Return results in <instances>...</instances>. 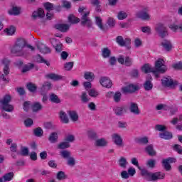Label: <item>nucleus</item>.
Here are the masks:
<instances>
[{
  "mask_svg": "<svg viewBox=\"0 0 182 182\" xmlns=\"http://www.w3.org/2000/svg\"><path fill=\"white\" fill-rule=\"evenodd\" d=\"M26 47V41L23 38L17 39L14 45L10 48V52L15 56H23L25 55V48Z\"/></svg>",
  "mask_w": 182,
  "mask_h": 182,
  "instance_id": "nucleus-1",
  "label": "nucleus"
},
{
  "mask_svg": "<svg viewBox=\"0 0 182 182\" xmlns=\"http://www.w3.org/2000/svg\"><path fill=\"white\" fill-rule=\"evenodd\" d=\"M141 174L146 181H157V180H163L166 177V174L163 172L152 173L146 169L141 170Z\"/></svg>",
  "mask_w": 182,
  "mask_h": 182,
  "instance_id": "nucleus-2",
  "label": "nucleus"
},
{
  "mask_svg": "<svg viewBox=\"0 0 182 182\" xmlns=\"http://www.w3.org/2000/svg\"><path fill=\"white\" fill-rule=\"evenodd\" d=\"M78 11L80 14H82L81 23L84 25V26L90 28L92 25V20L89 18L90 11L85 7H80Z\"/></svg>",
  "mask_w": 182,
  "mask_h": 182,
  "instance_id": "nucleus-3",
  "label": "nucleus"
},
{
  "mask_svg": "<svg viewBox=\"0 0 182 182\" xmlns=\"http://www.w3.org/2000/svg\"><path fill=\"white\" fill-rule=\"evenodd\" d=\"M12 100V97L10 95H4L1 101V107L4 112H8L9 113H11V112H14V105H10Z\"/></svg>",
  "mask_w": 182,
  "mask_h": 182,
  "instance_id": "nucleus-4",
  "label": "nucleus"
},
{
  "mask_svg": "<svg viewBox=\"0 0 182 182\" xmlns=\"http://www.w3.org/2000/svg\"><path fill=\"white\" fill-rule=\"evenodd\" d=\"M154 70L157 72L156 77H160V73H166L167 72V65H166V60L163 58H158L155 61Z\"/></svg>",
  "mask_w": 182,
  "mask_h": 182,
  "instance_id": "nucleus-5",
  "label": "nucleus"
},
{
  "mask_svg": "<svg viewBox=\"0 0 182 182\" xmlns=\"http://www.w3.org/2000/svg\"><path fill=\"white\" fill-rule=\"evenodd\" d=\"M1 63L4 66V74H2V72L0 71V79L4 82H6L7 80L6 77L5 76H8V74L9 73V63H11V61L8 58H3L1 60Z\"/></svg>",
  "mask_w": 182,
  "mask_h": 182,
  "instance_id": "nucleus-6",
  "label": "nucleus"
},
{
  "mask_svg": "<svg viewBox=\"0 0 182 182\" xmlns=\"http://www.w3.org/2000/svg\"><path fill=\"white\" fill-rule=\"evenodd\" d=\"M161 82L164 87H169L170 89H174V87L178 85V82L173 80V78L168 75L164 77L161 80Z\"/></svg>",
  "mask_w": 182,
  "mask_h": 182,
  "instance_id": "nucleus-7",
  "label": "nucleus"
},
{
  "mask_svg": "<svg viewBox=\"0 0 182 182\" xmlns=\"http://www.w3.org/2000/svg\"><path fill=\"white\" fill-rule=\"evenodd\" d=\"M136 90H140L139 84L128 83L122 88V93H134Z\"/></svg>",
  "mask_w": 182,
  "mask_h": 182,
  "instance_id": "nucleus-8",
  "label": "nucleus"
},
{
  "mask_svg": "<svg viewBox=\"0 0 182 182\" xmlns=\"http://www.w3.org/2000/svg\"><path fill=\"white\" fill-rule=\"evenodd\" d=\"M111 137L114 144L118 147L124 146V143H123V138H122V136L119 134L114 133L112 134Z\"/></svg>",
  "mask_w": 182,
  "mask_h": 182,
  "instance_id": "nucleus-9",
  "label": "nucleus"
},
{
  "mask_svg": "<svg viewBox=\"0 0 182 182\" xmlns=\"http://www.w3.org/2000/svg\"><path fill=\"white\" fill-rule=\"evenodd\" d=\"M155 29L161 38H164V36H167L168 35V33L167 32V28H166V26H164V23H158L156 26Z\"/></svg>",
  "mask_w": 182,
  "mask_h": 182,
  "instance_id": "nucleus-10",
  "label": "nucleus"
},
{
  "mask_svg": "<svg viewBox=\"0 0 182 182\" xmlns=\"http://www.w3.org/2000/svg\"><path fill=\"white\" fill-rule=\"evenodd\" d=\"M141 72L144 73H153L154 76L156 77L157 76V71L154 70V68L151 66L150 64H144L141 68Z\"/></svg>",
  "mask_w": 182,
  "mask_h": 182,
  "instance_id": "nucleus-11",
  "label": "nucleus"
},
{
  "mask_svg": "<svg viewBox=\"0 0 182 182\" xmlns=\"http://www.w3.org/2000/svg\"><path fill=\"white\" fill-rule=\"evenodd\" d=\"M117 61L121 65H125V66H132L133 65V60L129 57L124 58V55H119L117 58Z\"/></svg>",
  "mask_w": 182,
  "mask_h": 182,
  "instance_id": "nucleus-12",
  "label": "nucleus"
},
{
  "mask_svg": "<svg viewBox=\"0 0 182 182\" xmlns=\"http://www.w3.org/2000/svg\"><path fill=\"white\" fill-rule=\"evenodd\" d=\"M100 83L102 87H106L107 89H110L113 86V83L110 78L107 77H101L100 79Z\"/></svg>",
  "mask_w": 182,
  "mask_h": 182,
  "instance_id": "nucleus-13",
  "label": "nucleus"
},
{
  "mask_svg": "<svg viewBox=\"0 0 182 182\" xmlns=\"http://www.w3.org/2000/svg\"><path fill=\"white\" fill-rule=\"evenodd\" d=\"M162 163L165 170H166V171H170V170H171V166H170V164L176 163V159L168 158L167 159H164Z\"/></svg>",
  "mask_w": 182,
  "mask_h": 182,
  "instance_id": "nucleus-14",
  "label": "nucleus"
},
{
  "mask_svg": "<svg viewBox=\"0 0 182 182\" xmlns=\"http://www.w3.org/2000/svg\"><path fill=\"white\" fill-rule=\"evenodd\" d=\"M151 80H153V78L151 76H149L143 85L144 89L146 92H150L153 89V82H151Z\"/></svg>",
  "mask_w": 182,
  "mask_h": 182,
  "instance_id": "nucleus-15",
  "label": "nucleus"
},
{
  "mask_svg": "<svg viewBox=\"0 0 182 182\" xmlns=\"http://www.w3.org/2000/svg\"><path fill=\"white\" fill-rule=\"evenodd\" d=\"M55 29L60 32L66 33L69 31L70 25L66 23H58L55 26Z\"/></svg>",
  "mask_w": 182,
  "mask_h": 182,
  "instance_id": "nucleus-16",
  "label": "nucleus"
},
{
  "mask_svg": "<svg viewBox=\"0 0 182 182\" xmlns=\"http://www.w3.org/2000/svg\"><path fill=\"white\" fill-rule=\"evenodd\" d=\"M129 112L133 114L139 115L140 114V109H139V105L136 103L131 102L129 104Z\"/></svg>",
  "mask_w": 182,
  "mask_h": 182,
  "instance_id": "nucleus-17",
  "label": "nucleus"
},
{
  "mask_svg": "<svg viewBox=\"0 0 182 182\" xmlns=\"http://www.w3.org/2000/svg\"><path fill=\"white\" fill-rule=\"evenodd\" d=\"M161 46L166 52H170V50L173 49V44H171V41L168 40H163L161 43Z\"/></svg>",
  "mask_w": 182,
  "mask_h": 182,
  "instance_id": "nucleus-18",
  "label": "nucleus"
},
{
  "mask_svg": "<svg viewBox=\"0 0 182 182\" xmlns=\"http://www.w3.org/2000/svg\"><path fill=\"white\" fill-rule=\"evenodd\" d=\"M51 44L53 45V48L55 49V52L57 53H60L62 50H63L62 43H58L56 39L55 38H51L50 39Z\"/></svg>",
  "mask_w": 182,
  "mask_h": 182,
  "instance_id": "nucleus-19",
  "label": "nucleus"
},
{
  "mask_svg": "<svg viewBox=\"0 0 182 182\" xmlns=\"http://www.w3.org/2000/svg\"><path fill=\"white\" fill-rule=\"evenodd\" d=\"M136 18H139L140 19H143L144 21H150V16L145 11H140L136 12Z\"/></svg>",
  "mask_w": 182,
  "mask_h": 182,
  "instance_id": "nucleus-20",
  "label": "nucleus"
},
{
  "mask_svg": "<svg viewBox=\"0 0 182 182\" xmlns=\"http://www.w3.org/2000/svg\"><path fill=\"white\" fill-rule=\"evenodd\" d=\"M70 119H71L72 122H77L79 120V114L75 110H68L67 112Z\"/></svg>",
  "mask_w": 182,
  "mask_h": 182,
  "instance_id": "nucleus-21",
  "label": "nucleus"
},
{
  "mask_svg": "<svg viewBox=\"0 0 182 182\" xmlns=\"http://www.w3.org/2000/svg\"><path fill=\"white\" fill-rule=\"evenodd\" d=\"M37 48L41 53H50V48L46 47V46L42 43H38Z\"/></svg>",
  "mask_w": 182,
  "mask_h": 182,
  "instance_id": "nucleus-22",
  "label": "nucleus"
},
{
  "mask_svg": "<svg viewBox=\"0 0 182 182\" xmlns=\"http://www.w3.org/2000/svg\"><path fill=\"white\" fill-rule=\"evenodd\" d=\"M108 143L107 139L101 138L95 141V146H97L98 147H105V146H107Z\"/></svg>",
  "mask_w": 182,
  "mask_h": 182,
  "instance_id": "nucleus-23",
  "label": "nucleus"
},
{
  "mask_svg": "<svg viewBox=\"0 0 182 182\" xmlns=\"http://www.w3.org/2000/svg\"><path fill=\"white\" fill-rule=\"evenodd\" d=\"M59 117L62 123H69V118L68 117V114H66V112H65L64 111H60L59 112Z\"/></svg>",
  "mask_w": 182,
  "mask_h": 182,
  "instance_id": "nucleus-24",
  "label": "nucleus"
},
{
  "mask_svg": "<svg viewBox=\"0 0 182 182\" xmlns=\"http://www.w3.org/2000/svg\"><path fill=\"white\" fill-rule=\"evenodd\" d=\"M21 12V7H18V6H14L9 10V14L14 15L15 16H16V15H19Z\"/></svg>",
  "mask_w": 182,
  "mask_h": 182,
  "instance_id": "nucleus-25",
  "label": "nucleus"
},
{
  "mask_svg": "<svg viewBox=\"0 0 182 182\" xmlns=\"http://www.w3.org/2000/svg\"><path fill=\"white\" fill-rule=\"evenodd\" d=\"M114 112L116 116H122L124 113H126V108L124 107H115Z\"/></svg>",
  "mask_w": 182,
  "mask_h": 182,
  "instance_id": "nucleus-26",
  "label": "nucleus"
},
{
  "mask_svg": "<svg viewBox=\"0 0 182 182\" xmlns=\"http://www.w3.org/2000/svg\"><path fill=\"white\" fill-rule=\"evenodd\" d=\"M32 16L33 18H43L45 16V11L42 9H38L33 13Z\"/></svg>",
  "mask_w": 182,
  "mask_h": 182,
  "instance_id": "nucleus-27",
  "label": "nucleus"
},
{
  "mask_svg": "<svg viewBox=\"0 0 182 182\" xmlns=\"http://www.w3.org/2000/svg\"><path fill=\"white\" fill-rule=\"evenodd\" d=\"M95 23L101 31H105V25H103V20L102 19V18H100V16H96Z\"/></svg>",
  "mask_w": 182,
  "mask_h": 182,
  "instance_id": "nucleus-28",
  "label": "nucleus"
},
{
  "mask_svg": "<svg viewBox=\"0 0 182 182\" xmlns=\"http://www.w3.org/2000/svg\"><path fill=\"white\" fill-rule=\"evenodd\" d=\"M84 78L88 82H93L95 80V73L92 72H85L84 73Z\"/></svg>",
  "mask_w": 182,
  "mask_h": 182,
  "instance_id": "nucleus-29",
  "label": "nucleus"
},
{
  "mask_svg": "<svg viewBox=\"0 0 182 182\" xmlns=\"http://www.w3.org/2000/svg\"><path fill=\"white\" fill-rule=\"evenodd\" d=\"M118 164L119 167H122V168H127L129 163L127 162V159L126 158L121 157L118 161Z\"/></svg>",
  "mask_w": 182,
  "mask_h": 182,
  "instance_id": "nucleus-30",
  "label": "nucleus"
},
{
  "mask_svg": "<svg viewBox=\"0 0 182 182\" xmlns=\"http://www.w3.org/2000/svg\"><path fill=\"white\" fill-rule=\"evenodd\" d=\"M80 99L82 103H87L89 100H90V98H89V95H87V92H82L80 95Z\"/></svg>",
  "mask_w": 182,
  "mask_h": 182,
  "instance_id": "nucleus-31",
  "label": "nucleus"
},
{
  "mask_svg": "<svg viewBox=\"0 0 182 182\" xmlns=\"http://www.w3.org/2000/svg\"><path fill=\"white\" fill-rule=\"evenodd\" d=\"M58 139H59V136L58 135V132L51 133L48 137V140L51 143H56Z\"/></svg>",
  "mask_w": 182,
  "mask_h": 182,
  "instance_id": "nucleus-32",
  "label": "nucleus"
},
{
  "mask_svg": "<svg viewBox=\"0 0 182 182\" xmlns=\"http://www.w3.org/2000/svg\"><path fill=\"white\" fill-rule=\"evenodd\" d=\"M42 108H43V107H42V104H41V102H34L31 105V109H32L33 112H40V110H41Z\"/></svg>",
  "mask_w": 182,
  "mask_h": 182,
  "instance_id": "nucleus-33",
  "label": "nucleus"
},
{
  "mask_svg": "<svg viewBox=\"0 0 182 182\" xmlns=\"http://www.w3.org/2000/svg\"><path fill=\"white\" fill-rule=\"evenodd\" d=\"M161 139H164L165 140H170L173 139V134L171 132H166L159 134Z\"/></svg>",
  "mask_w": 182,
  "mask_h": 182,
  "instance_id": "nucleus-34",
  "label": "nucleus"
},
{
  "mask_svg": "<svg viewBox=\"0 0 182 182\" xmlns=\"http://www.w3.org/2000/svg\"><path fill=\"white\" fill-rule=\"evenodd\" d=\"M128 14L127 13H126V11H120L117 13V19H119V21H123L124 19H126V18H127Z\"/></svg>",
  "mask_w": 182,
  "mask_h": 182,
  "instance_id": "nucleus-35",
  "label": "nucleus"
},
{
  "mask_svg": "<svg viewBox=\"0 0 182 182\" xmlns=\"http://www.w3.org/2000/svg\"><path fill=\"white\" fill-rule=\"evenodd\" d=\"M156 159H150L146 161V165L149 168H154L156 167Z\"/></svg>",
  "mask_w": 182,
  "mask_h": 182,
  "instance_id": "nucleus-36",
  "label": "nucleus"
},
{
  "mask_svg": "<svg viewBox=\"0 0 182 182\" xmlns=\"http://www.w3.org/2000/svg\"><path fill=\"white\" fill-rule=\"evenodd\" d=\"M68 21L70 22V23H79V22H80V19L75 16V15L70 14L68 16Z\"/></svg>",
  "mask_w": 182,
  "mask_h": 182,
  "instance_id": "nucleus-37",
  "label": "nucleus"
},
{
  "mask_svg": "<svg viewBox=\"0 0 182 182\" xmlns=\"http://www.w3.org/2000/svg\"><path fill=\"white\" fill-rule=\"evenodd\" d=\"M46 77L51 79V80H60L62 79L61 75L54 73L47 75Z\"/></svg>",
  "mask_w": 182,
  "mask_h": 182,
  "instance_id": "nucleus-38",
  "label": "nucleus"
},
{
  "mask_svg": "<svg viewBox=\"0 0 182 182\" xmlns=\"http://www.w3.org/2000/svg\"><path fill=\"white\" fill-rule=\"evenodd\" d=\"M70 147V144H69V142L63 141L58 144L57 149H59L60 150H63L65 149H69Z\"/></svg>",
  "mask_w": 182,
  "mask_h": 182,
  "instance_id": "nucleus-39",
  "label": "nucleus"
},
{
  "mask_svg": "<svg viewBox=\"0 0 182 182\" xmlns=\"http://www.w3.org/2000/svg\"><path fill=\"white\" fill-rule=\"evenodd\" d=\"M50 100L52 103H60L62 101L60 100L59 97L55 94L50 95Z\"/></svg>",
  "mask_w": 182,
  "mask_h": 182,
  "instance_id": "nucleus-40",
  "label": "nucleus"
},
{
  "mask_svg": "<svg viewBox=\"0 0 182 182\" xmlns=\"http://www.w3.org/2000/svg\"><path fill=\"white\" fill-rule=\"evenodd\" d=\"M169 28L171 29V31H172L173 32H177V31H178V29H181V26L177 25V23H171L169 25Z\"/></svg>",
  "mask_w": 182,
  "mask_h": 182,
  "instance_id": "nucleus-41",
  "label": "nucleus"
},
{
  "mask_svg": "<svg viewBox=\"0 0 182 182\" xmlns=\"http://www.w3.org/2000/svg\"><path fill=\"white\" fill-rule=\"evenodd\" d=\"M107 23L109 28H114L116 26V20L113 17H109L107 20Z\"/></svg>",
  "mask_w": 182,
  "mask_h": 182,
  "instance_id": "nucleus-42",
  "label": "nucleus"
},
{
  "mask_svg": "<svg viewBox=\"0 0 182 182\" xmlns=\"http://www.w3.org/2000/svg\"><path fill=\"white\" fill-rule=\"evenodd\" d=\"M88 95L90 97H97L99 96V91H97L95 88H91L88 90Z\"/></svg>",
  "mask_w": 182,
  "mask_h": 182,
  "instance_id": "nucleus-43",
  "label": "nucleus"
},
{
  "mask_svg": "<svg viewBox=\"0 0 182 182\" xmlns=\"http://www.w3.org/2000/svg\"><path fill=\"white\" fill-rule=\"evenodd\" d=\"M131 163L132 164H133V166H135L136 167H137V168L140 170L141 172V170H144L143 168H141V167H140V165H139V160L137 159V158L136 157L132 158Z\"/></svg>",
  "mask_w": 182,
  "mask_h": 182,
  "instance_id": "nucleus-44",
  "label": "nucleus"
},
{
  "mask_svg": "<svg viewBox=\"0 0 182 182\" xmlns=\"http://www.w3.org/2000/svg\"><path fill=\"white\" fill-rule=\"evenodd\" d=\"M146 151L149 156H156V151L153 149V145H149L146 148Z\"/></svg>",
  "mask_w": 182,
  "mask_h": 182,
  "instance_id": "nucleus-45",
  "label": "nucleus"
},
{
  "mask_svg": "<svg viewBox=\"0 0 182 182\" xmlns=\"http://www.w3.org/2000/svg\"><path fill=\"white\" fill-rule=\"evenodd\" d=\"M43 6L46 11H48V12L50 11H53V9H55V6H53V4L52 3H49V2L45 3L43 4Z\"/></svg>",
  "mask_w": 182,
  "mask_h": 182,
  "instance_id": "nucleus-46",
  "label": "nucleus"
},
{
  "mask_svg": "<svg viewBox=\"0 0 182 182\" xmlns=\"http://www.w3.org/2000/svg\"><path fill=\"white\" fill-rule=\"evenodd\" d=\"M87 135L89 137V139H91L92 140H95V139L97 138V134H96V132L93 130H90L87 132Z\"/></svg>",
  "mask_w": 182,
  "mask_h": 182,
  "instance_id": "nucleus-47",
  "label": "nucleus"
},
{
  "mask_svg": "<svg viewBox=\"0 0 182 182\" xmlns=\"http://www.w3.org/2000/svg\"><path fill=\"white\" fill-rule=\"evenodd\" d=\"M34 134L37 137H42L43 136V130L41 127L34 129Z\"/></svg>",
  "mask_w": 182,
  "mask_h": 182,
  "instance_id": "nucleus-48",
  "label": "nucleus"
},
{
  "mask_svg": "<svg viewBox=\"0 0 182 182\" xmlns=\"http://www.w3.org/2000/svg\"><path fill=\"white\" fill-rule=\"evenodd\" d=\"M113 99L116 103H119L122 99V93L119 92H115L113 95Z\"/></svg>",
  "mask_w": 182,
  "mask_h": 182,
  "instance_id": "nucleus-49",
  "label": "nucleus"
},
{
  "mask_svg": "<svg viewBox=\"0 0 182 182\" xmlns=\"http://www.w3.org/2000/svg\"><path fill=\"white\" fill-rule=\"evenodd\" d=\"M50 89H52V84L47 82L44 83L41 91L43 92V90H46V92H48V90H50Z\"/></svg>",
  "mask_w": 182,
  "mask_h": 182,
  "instance_id": "nucleus-50",
  "label": "nucleus"
},
{
  "mask_svg": "<svg viewBox=\"0 0 182 182\" xmlns=\"http://www.w3.org/2000/svg\"><path fill=\"white\" fill-rule=\"evenodd\" d=\"M15 31H16V29H15V27H14V26H11V27H9V28H6V29L4 30V31L6 32V33L7 35H9V36H12V35H14V34L15 33Z\"/></svg>",
  "mask_w": 182,
  "mask_h": 182,
  "instance_id": "nucleus-51",
  "label": "nucleus"
},
{
  "mask_svg": "<svg viewBox=\"0 0 182 182\" xmlns=\"http://www.w3.org/2000/svg\"><path fill=\"white\" fill-rule=\"evenodd\" d=\"M91 81H85L82 83L83 87L87 90V92H89L90 89H92V82Z\"/></svg>",
  "mask_w": 182,
  "mask_h": 182,
  "instance_id": "nucleus-52",
  "label": "nucleus"
},
{
  "mask_svg": "<svg viewBox=\"0 0 182 182\" xmlns=\"http://www.w3.org/2000/svg\"><path fill=\"white\" fill-rule=\"evenodd\" d=\"M110 53H112V52L110 51V49H109L108 48H105L102 49L103 58H109V56H110Z\"/></svg>",
  "mask_w": 182,
  "mask_h": 182,
  "instance_id": "nucleus-53",
  "label": "nucleus"
},
{
  "mask_svg": "<svg viewBox=\"0 0 182 182\" xmlns=\"http://www.w3.org/2000/svg\"><path fill=\"white\" fill-rule=\"evenodd\" d=\"M67 164L68 166H70V167H73V166L76 164V161L75 160V158L72 156H70L69 158H68Z\"/></svg>",
  "mask_w": 182,
  "mask_h": 182,
  "instance_id": "nucleus-54",
  "label": "nucleus"
},
{
  "mask_svg": "<svg viewBox=\"0 0 182 182\" xmlns=\"http://www.w3.org/2000/svg\"><path fill=\"white\" fill-rule=\"evenodd\" d=\"M21 156H28L29 154V149L26 146H23L21 149Z\"/></svg>",
  "mask_w": 182,
  "mask_h": 182,
  "instance_id": "nucleus-55",
  "label": "nucleus"
},
{
  "mask_svg": "<svg viewBox=\"0 0 182 182\" xmlns=\"http://www.w3.org/2000/svg\"><path fill=\"white\" fill-rule=\"evenodd\" d=\"M60 154H61L62 157H63V159H69L70 157V152L69 151H61Z\"/></svg>",
  "mask_w": 182,
  "mask_h": 182,
  "instance_id": "nucleus-56",
  "label": "nucleus"
},
{
  "mask_svg": "<svg viewBox=\"0 0 182 182\" xmlns=\"http://www.w3.org/2000/svg\"><path fill=\"white\" fill-rule=\"evenodd\" d=\"M57 178L58 180H65L66 179V174L63 171H59L57 173Z\"/></svg>",
  "mask_w": 182,
  "mask_h": 182,
  "instance_id": "nucleus-57",
  "label": "nucleus"
},
{
  "mask_svg": "<svg viewBox=\"0 0 182 182\" xmlns=\"http://www.w3.org/2000/svg\"><path fill=\"white\" fill-rule=\"evenodd\" d=\"M65 70H72L73 68V62L66 63L64 65Z\"/></svg>",
  "mask_w": 182,
  "mask_h": 182,
  "instance_id": "nucleus-58",
  "label": "nucleus"
},
{
  "mask_svg": "<svg viewBox=\"0 0 182 182\" xmlns=\"http://www.w3.org/2000/svg\"><path fill=\"white\" fill-rule=\"evenodd\" d=\"M127 171L129 177H133L136 174V168L133 166L129 167Z\"/></svg>",
  "mask_w": 182,
  "mask_h": 182,
  "instance_id": "nucleus-59",
  "label": "nucleus"
},
{
  "mask_svg": "<svg viewBox=\"0 0 182 182\" xmlns=\"http://www.w3.org/2000/svg\"><path fill=\"white\" fill-rule=\"evenodd\" d=\"M4 177L6 181H11V180L14 178V173L11 172V173H6Z\"/></svg>",
  "mask_w": 182,
  "mask_h": 182,
  "instance_id": "nucleus-60",
  "label": "nucleus"
},
{
  "mask_svg": "<svg viewBox=\"0 0 182 182\" xmlns=\"http://www.w3.org/2000/svg\"><path fill=\"white\" fill-rule=\"evenodd\" d=\"M65 141L67 143H72L73 141H75V136L72 135V134H69L65 137Z\"/></svg>",
  "mask_w": 182,
  "mask_h": 182,
  "instance_id": "nucleus-61",
  "label": "nucleus"
},
{
  "mask_svg": "<svg viewBox=\"0 0 182 182\" xmlns=\"http://www.w3.org/2000/svg\"><path fill=\"white\" fill-rule=\"evenodd\" d=\"M118 127L119 129H127V122L124 121H119L118 122Z\"/></svg>",
  "mask_w": 182,
  "mask_h": 182,
  "instance_id": "nucleus-62",
  "label": "nucleus"
},
{
  "mask_svg": "<svg viewBox=\"0 0 182 182\" xmlns=\"http://www.w3.org/2000/svg\"><path fill=\"white\" fill-rule=\"evenodd\" d=\"M31 69H33V64H28L26 65L23 68V72H28L29 70H31Z\"/></svg>",
  "mask_w": 182,
  "mask_h": 182,
  "instance_id": "nucleus-63",
  "label": "nucleus"
},
{
  "mask_svg": "<svg viewBox=\"0 0 182 182\" xmlns=\"http://www.w3.org/2000/svg\"><path fill=\"white\" fill-rule=\"evenodd\" d=\"M27 88L30 92H35V90H36V85L32 83H29L27 85Z\"/></svg>",
  "mask_w": 182,
  "mask_h": 182,
  "instance_id": "nucleus-64",
  "label": "nucleus"
}]
</instances>
